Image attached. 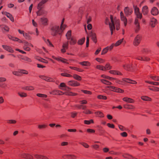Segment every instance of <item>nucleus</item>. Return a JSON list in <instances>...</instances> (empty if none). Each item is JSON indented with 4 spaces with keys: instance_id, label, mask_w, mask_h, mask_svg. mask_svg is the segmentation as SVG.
Returning <instances> with one entry per match:
<instances>
[{
    "instance_id": "1",
    "label": "nucleus",
    "mask_w": 159,
    "mask_h": 159,
    "mask_svg": "<svg viewBox=\"0 0 159 159\" xmlns=\"http://www.w3.org/2000/svg\"><path fill=\"white\" fill-rule=\"evenodd\" d=\"M105 23L106 25H109L111 35L113 34V31L115 30V29L117 30L120 29V20L116 18H114L112 15H110V19L107 17L106 18Z\"/></svg>"
},
{
    "instance_id": "2",
    "label": "nucleus",
    "mask_w": 159,
    "mask_h": 159,
    "mask_svg": "<svg viewBox=\"0 0 159 159\" xmlns=\"http://www.w3.org/2000/svg\"><path fill=\"white\" fill-rule=\"evenodd\" d=\"M51 34L52 35L54 36L56 35L57 33L60 34V30L59 26H55L52 27L51 29Z\"/></svg>"
},
{
    "instance_id": "3",
    "label": "nucleus",
    "mask_w": 159,
    "mask_h": 159,
    "mask_svg": "<svg viewBox=\"0 0 159 159\" xmlns=\"http://www.w3.org/2000/svg\"><path fill=\"white\" fill-rule=\"evenodd\" d=\"M135 27L134 28L135 32L136 33H137L140 30L139 23V19L136 18L134 21Z\"/></svg>"
},
{
    "instance_id": "4",
    "label": "nucleus",
    "mask_w": 159,
    "mask_h": 159,
    "mask_svg": "<svg viewBox=\"0 0 159 159\" xmlns=\"http://www.w3.org/2000/svg\"><path fill=\"white\" fill-rule=\"evenodd\" d=\"M141 41V37L139 35H137L134 38L133 44L135 46H137L139 45Z\"/></svg>"
},
{
    "instance_id": "5",
    "label": "nucleus",
    "mask_w": 159,
    "mask_h": 159,
    "mask_svg": "<svg viewBox=\"0 0 159 159\" xmlns=\"http://www.w3.org/2000/svg\"><path fill=\"white\" fill-rule=\"evenodd\" d=\"M120 17L121 20L123 22L124 26H126L127 24V19L122 11L120 12Z\"/></svg>"
},
{
    "instance_id": "6",
    "label": "nucleus",
    "mask_w": 159,
    "mask_h": 159,
    "mask_svg": "<svg viewBox=\"0 0 159 159\" xmlns=\"http://www.w3.org/2000/svg\"><path fill=\"white\" fill-rule=\"evenodd\" d=\"M124 11L126 16H128L132 13L133 10L132 9H129L128 7H126L124 9Z\"/></svg>"
},
{
    "instance_id": "7",
    "label": "nucleus",
    "mask_w": 159,
    "mask_h": 159,
    "mask_svg": "<svg viewBox=\"0 0 159 159\" xmlns=\"http://www.w3.org/2000/svg\"><path fill=\"white\" fill-rule=\"evenodd\" d=\"M68 84L72 86H77L80 85V83L74 80L69 81L68 82Z\"/></svg>"
},
{
    "instance_id": "8",
    "label": "nucleus",
    "mask_w": 159,
    "mask_h": 159,
    "mask_svg": "<svg viewBox=\"0 0 159 159\" xmlns=\"http://www.w3.org/2000/svg\"><path fill=\"white\" fill-rule=\"evenodd\" d=\"M151 14L153 16H156L159 13L157 8L156 7H153L151 11Z\"/></svg>"
},
{
    "instance_id": "9",
    "label": "nucleus",
    "mask_w": 159,
    "mask_h": 159,
    "mask_svg": "<svg viewBox=\"0 0 159 159\" xmlns=\"http://www.w3.org/2000/svg\"><path fill=\"white\" fill-rule=\"evenodd\" d=\"M63 158L66 159H76L77 157L74 155H66L64 156Z\"/></svg>"
},
{
    "instance_id": "10",
    "label": "nucleus",
    "mask_w": 159,
    "mask_h": 159,
    "mask_svg": "<svg viewBox=\"0 0 159 159\" xmlns=\"http://www.w3.org/2000/svg\"><path fill=\"white\" fill-rule=\"evenodd\" d=\"M39 77L41 79L48 82H53V79L51 78L45 76L44 75H40Z\"/></svg>"
},
{
    "instance_id": "11",
    "label": "nucleus",
    "mask_w": 159,
    "mask_h": 159,
    "mask_svg": "<svg viewBox=\"0 0 159 159\" xmlns=\"http://www.w3.org/2000/svg\"><path fill=\"white\" fill-rule=\"evenodd\" d=\"M21 157L22 158L28 159H32L33 158L31 155L26 153L22 154Z\"/></svg>"
},
{
    "instance_id": "12",
    "label": "nucleus",
    "mask_w": 159,
    "mask_h": 159,
    "mask_svg": "<svg viewBox=\"0 0 159 159\" xmlns=\"http://www.w3.org/2000/svg\"><path fill=\"white\" fill-rule=\"evenodd\" d=\"M34 157L37 159H49V158L46 156L35 154L34 155Z\"/></svg>"
},
{
    "instance_id": "13",
    "label": "nucleus",
    "mask_w": 159,
    "mask_h": 159,
    "mask_svg": "<svg viewBox=\"0 0 159 159\" xmlns=\"http://www.w3.org/2000/svg\"><path fill=\"white\" fill-rule=\"evenodd\" d=\"M2 47L5 50L9 52L13 53L14 52V50L12 49L11 48L8 46L2 45Z\"/></svg>"
},
{
    "instance_id": "14",
    "label": "nucleus",
    "mask_w": 159,
    "mask_h": 159,
    "mask_svg": "<svg viewBox=\"0 0 159 159\" xmlns=\"http://www.w3.org/2000/svg\"><path fill=\"white\" fill-rule=\"evenodd\" d=\"M148 12V7L147 6H143L142 9V12L143 15H147Z\"/></svg>"
},
{
    "instance_id": "15",
    "label": "nucleus",
    "mask_w": 159,
    "mask_h": 159,
    "mask_svg": "<svg viewBox=\"0 0 159 159\" xmlns=\"http://www.w3.org/2000/svg\"><path fill=\"white\" fill-rule=\"evenodd\" d=\"M122 99L124 101L129 103H132L134 102V100L128 97L124 98Z\"/></svg>"
},
{
    "instance_id": "16",
    "label": "nucleus",
    "mask_w": 159,
    "mask_h": 159,
    "mask_svg": "<svg viewBox=\"0 0 159 159\" xmlns=\"http://www.w3.org/2000/svg\"><path fill=\"white\" fill-rule=\"evenodd\" d=\"M157 22V20L154 18H152L151 19L150 24L152 27H154Z\"/></svg>"
},
{
    "instance_id": "17",
    "label": "nucleus",
    "mask_w": 159,
    "mask_h": 159,
    "mask_svg": "<svg viewBox=\"0 0 159 159\" xmlns=\"http://www.w3.org/2000/svg\"><path fill=\"white\" fill-rule=\"evenodd\" d=\"M122 156L128 159H136V158L134 157L132 155L128 154H124Z\"/></svg>"
},
{
    "instance_id": "18",
    "label": "nucleus",
    "mask_w": 159,
    "mask_h": 159,
    "mask_svg": "<svg viewBox=\"0 0 159 159\" xmlns=\"http://www.w3.org/2000/svg\"><path fill=\"white\" fill-rule=\"evenodd\" d=\"M4 14L5 15H6L7 16V17L9 18L10 19L11 21H14V18L13 17L12 15L11 14H10L9 13H8V12H4Z\"/></svg>"
},
{
    "instance_id": "19",
    "label": "nucleus",
    "mask_w": 159,
    "mask_h": 159,
    "mask_svg": "<svg viewBox=\"0 0 159 159\" xmlns=\"http://www.w3.org/2000/svg\"><path fill=\"white\" fill-rule=\"evenodd\" d=\"M109 72L111 74L114 75H122V74L120 72L114 70H111L109 71Z\"/></svg>"
},
{
    "instance_id": "20",
    "label": "nucleus",
    "mask_w": 159,
    "mask_h": 159,
    "mask_svg": "<svg viewBox=\"0 0 159 159\" xmlns=\"http://www.w3.org/2000/svg\"><path fill=\"white\" fill-rule=\"evenodd\" d=\"M71 34V30H69L66 34V36L68 40H70L72 38Z\"/></svg>"
},
{
    "instance_id": "21",
    "label": "nucleus",
    "mask_w": 159,
    "mask_h": 159,
    "mask_svg": "<svg viewBox=\"0 0 159 159\" xmlns=\"http://www.w3.org/2000/svg\"><path fill=\"white\" fill-rule=\"evenodd\" d=\"M44 41L48 45L50 46H53V45L52 44L51 42L50 41L49 39H46L44 37H42Z\"/></svg>"
},
{
    "instance_id": "22",
    "label": "nucleus",
    "mask_w": 159,
    "mask_h": 159,
    "mask_svg": "<svg viewBox=\"0 0 159 159\" xmlns=\"http://www.w3.org/2000/svg\"><path fill=\"white\" fill-rule=\"evenodd\" d=\"M40 21L42 24L44 25L47 24L48 20L46 18L44 17L41 18L40 19Z\"/></svg>"
},
{
    "instance_id": "23",
    "label": "nucleus",
    "mask_w": 159,
    "mask_h": 159,
    "mask_svg": "<svg viewBox=\"0 0 159 159\" xmlns=\"http://www.w3.org/2000/svg\"><path fill=\"white\" fill-rule=\"evenodd\" d=\"M7 122L9 124H15L16 123L17 121L14 119H9L7 120Z\"/></svg>"
},
{
    "instance_id": "24",
    "label": "nucleus",
    "mask_w": 159,
    "mask_h": 159,
    "mask_svg": "<svg viewBox=\"0 0 159 159\" xmlns=\"http://www.w3.org/2000/svg\"><path fill=\"white\" fill-rule=\"evenodd\" d=\"M22 89L24 90L30 91L34 90V88L32 86H29L23 87Z\"/></svg>"
},
{
    "instance_id": "25",
    "label": "nucleus",
    "mask_w": 159,
    "mask_h": 159,
    "mask_svg": "<svg viewBox=\"0 0 159 159\" xmlns=\"http://www.w3.org/2000/svg\"><path fill=\"white\" fill-rule=\"evenodd\" d=\"M79 63L83 66H89L90 65V63L89 62L87 61L80 62Z\"/></svg>"
},
{
    "instance_id": "26",
    "label": "nucleus",
    "mask_w": 159,
    "mask_h": 159,
    "mask_svg": "<svg viewBox=\"0 0 159 159\" xmlns=\"http://www.w3.org/2000/svg\"><path fill=\"white\" fill-rule=\"evenodd\" d=\"M133 7L134 10L135 14L140 12L139 9V7H137V6L133 4Z\"/></svg>"
},
{
    "instance_id": "27",
    "label": "nucleus",
    "mask_w": 159,
    "mask_h": 159,
    "mask_svg": "<svg viewBox=\"0 0 159 159\" xmlns=\"http://www.w3.org/2000/svg\"><path fill=\"white\" fill-rule=\"evenodd\" d=\"M124 68L128 70H130L131 65L130 64H126L123 66Z\"/></svg>"
},
{
    "instance_id": "28",
    "label": "nucleus",
    "mask_w": 159,
    "mask_h": 159,
    "mask_svg": "<svg viewBox=\"0 0 159 159\" xmlns=\"http://www.w3.org/2000/svg\"><path fill=\"white\" fill-rule=\"evenodd\" d=\"M59 92H61L63 94H64V93L62 92L61 91H59L58 90H54L51 93L53 94V95H57L58 94L60 95V94L59 93Z\"/></svg>"
},
{
    "instance_id": "29",
    "label": "nucleus",
    "mask_w": 159,
    "mask_h": 159,
    "mask_svg": "<svg viewBox=\"0 0 159 159\" xmlns=\"http://www.w3.org/2000/svg\"><path fill=\"white\" fill-rule=\"evenodd\" d=\"M85 41V38H83L81 39H79L78 42V43L79 45H82L84 42Z\"/></svg>"
},
{
    "instance_id": "30",
    "label": "nucleus",
    "mask_w": 159,
    "mask_h": 159,
    "mask_svg": "<svg viewBox=\"0 0 159 159\" xmlns=\"http://www.w3.org/2000/svg\"><path fill=\"white\" fill-rule=\"evenodd\" d=\"M69 42L70 44L71 45H73L76 43V40L73 38H71Z\"/></svg>"
},
{
    "instance_id": "31",
    "label": "nucleus",
    "mask_w": 159,
    "mask_h": 159,
    "mask_svg": "<svg viewBox=\"0 0 159 159\" xmlns=\"http://www.w3.org/2000/svg\"><path fill=\"white\" fill-rule=\"evenodd\" d=\"M96 68L100 70L105 71V68L104 66H102L98 65L96 66Z\"/></svg>"
},
{
    "instance_id": "32",
    "label": "nucleus",
    "mask_w": 159,
    "mask_h": 159,
    "mask_svg": "<svg viewBox=\"0 0 159 159\" xmlns=\"http://www.w3.org/2000/svg\"><path fill=\"white\" fill-rule=\"evenodd\" d=\"M101 82L102 83H103L107 85H109L111 84V83L109 81H108L107 80H101Z\"/></svg>"
},
{
    "instance_id": "33",
    "label": "nucleus",
    "mask_w": 159,
    "mask_h": 159,
    "mask_svg": "<svg viewBox=\"0 0 159 159\" xmlns=\"http://www.w3.org/2000/svg\"><path fill=\"white\" fill-rule=\"evenodd\" d=\"M141 98L144 101H151V99L147 96H143L141 97Z\"/></svg>"
},
{
    "instance_id": "34",
    "label": "nucleus",
    "mask_w": 159,
    "mask_h": 159,
    "mask_svg": "<svg viewBox=\"0 0 159 159\" xmlns=\"http://www.w3.org/2000/svg\"><path fill=\"white\" fill-rule=\"evenodd\" d=\"M36 59L40 61H41L42 62L46 63H48V61H46L45 59H44L42 58H41V57H37Z\"/></svg>"
},
{
    "instance_id": "35",
    "label": "nucleus",
    "mask_w": 159,
    "mask_h": 159,
    "mask_svg": "<svg viewBox=\"0 0 159 159\" xmlns=\"http://www.w3.org/2000/svg\"><path fill=\"white\" fill-rule=\"evenodd\" d=\"M68 45H69V41H67L64 43L62 45L63 48H64L66 49H67L68 48Z\"/></svg>"
},
{
    "instance_id": "36",
    "label": "nucleus",
    "mask_w": 159,
    "mask_h": 159,
    "mask_svg": "<svg viewBox=\"0 0 159 159\" xmlns=\"http://www.w3.org/2000/svg\"><path fill=\"white\" fill-rule=\"evenodd\" d=\"M150 77L153 80L156 81H159V76H156L151 75Z\"/></svg>"
},
{
    "instance_id": "37",
    "label": "nucleus",
    "mask_w": 159,
    "mask_h": 159,
    "mask_svg": "<svg viewBox=\"0 0 159 159\" xmlns=\"http://www.w3.org/2000/svg\"><path fill=\"white\" fill-rule=\"evenodd\" d=\"M109 50V47H107L106 48H104L101 54L102 55L104 54H106L108 51Z\"/></svg>"
},
{
    "instance_id": "38",
    "label": "nucleus",
    "mask_w": 159,
    "mask_h": 159,
    "mask_svg": "<svg viewBox=\"0 0 159 159\" xmlns=\"http://www.w3.org/2000/svg\"><path fill=\"white\" fill-rule=\"evenodd\" d=\"M70 68L71 69H73L74 70H77L79 72H82L83 71V70L75 67L70 66Z\"/></svg>"
},
{
    "instance_id": "39",
    "label": "nucleus",
    "mask_w": 159,
    "mask_h": 159,
    "mask_svg": "<svg viewBox=\"0 0 159 159\" xmlns=\"http://www.w3.org/2000/svg\"><path fill=\"white\" fill-rule=\"evenodd\" d=\"M126 107L125 106L124 107L126 108H127L129 109H132L135 108L132 105H126Z\"/></svg>"
},
{
    "instance_id": "40",
    "label": "nucleus",
    "mask_w": 159,
    "mask_h": 159,
    "mask_svg": "<svg viewBox=\"0 0 159 159\" xmlns=\"http://www.w3.org/2000/svg\"><path fill=\"white\" fill-rule=\"evenodd\" d=\"M73 77L74 79L79 81L81 80V78L80 76L76 74L74 75Z\"/></svg>"
},
{
    "instance_id": "41",
    "label": "nucleus",
    "mask_w": 159,
    "mask_h": 159,
    "mask_svg": "<svg viewBox=\"0 0 159 159\" xmlns=\"http://www.w3.org/2000/svg\"><path fill=\"white\" fill-rule=\"evenodd\" d=\"M65 94L69 96H74L77 95V94L76 93H73L71 92H68L67 93H65Z\"/></svg>"
},
{
    "instance_id": "42",
    "label": "nucleus",
    "mask_w": 159,
    "mask_h": 159,
    "mask_svg": "<svg viewBox=\"0 0 159 159\" xmlns=\"http://www.w3.org/2000/svg\"><path fill=\"white\" fill-rule=\"evenodd\" d=\"M18 94L21 97H25L27 96V94L24 93L18 92Z\"/></svg>"
},
{
    "instance_id": "43",
    "label": "nucleus",
    "mask_w": 159,
    "mask_h": 159,
    "mask_svg": "<svg viewBox=\"0 0 159 159\" xmlns=\"http://www.w3.org/2000/svg\"><path fill=\"white\" fill-rule=\"evenodd\" d=\"M36 95L39 97L43 98H46L47 97L46 95L41 93H37Z\"/></svg>"
},
{
    "instance_id": "44",
    "label": "nucleus",
    "mask_w": 159,
    "mask_h": 159,
    "mask_svg": "<svg viewBox=\"0 0 159 159\" xmlns=\"http://www.w3.org/2000/svg\"><path fill=\"white\" fill-rule=\"evenodd\" d=\"M95 114L98 116L100 117H103V113L100 111H98L95 112Z\"/></svg>"
},
{
    "instance_id": "45",
    "label": "nucleus",
    "mask_w": 159,
    "mask_h": 159,
    "mask_svg": "<svg viewBox=\"0 0 159 159\" xmlns=\"http://www.w3.org/2000/svg\"><path fill=\"white\" fill-rule=\"evenodd\" d=\"M39 10L37 12V15L38 16H40L42 15L43 13V11L42 9H38Z\"/></svg>"
},
{
    "instance_id": "46",
    "label": "nucleus",
    "mask_w": 159,
    "mask_h": 159,
    "mask_svg": "<svg viewBox=\"0 0 159 159\" xmlns=\"http://www.w3.org/2000/svg\"><path fill=\"white\" fill-rule=\"evenodd\" d=\"M105 68V70H109L111 69V66L110 65L109 63H107L105 65V66H104Z\"/></svg>"
},
{
    "instance_id": "47",
    "label": "nucleus",
    "mask_w": 159,
    "mask_h": 159,
    "mask_svg": "<svg viewBox=\"0 0 159 159\" xmlns=\"http://www.w3.org/2000/svg\"><path fill=\"white\" fill-rule=\"evenodd\" d=\"M43 7V5L40 2L38 5L37 8L38 9H42Z\"/></svg>"
},
{
    "instance_id": "48",
    "label": "nucleus",
    "mask_w": 159,
    "mask_h": 159,
    "mask_svg": "<svg viewBox=\"0 0 159 159\" xmlns=\"http://www.w3.org/2000/svg\"><path fill=\"white\" fill-rule=\"evenodd\" d=\"M12 74L16 76H20V70L19 71H13L12 72Z\"/></svg>"
},
{
    "instance_id": "49",
    "label": "nucleus",
    "mask_w": 159,
    "mask_h": 159,
    "mask_svg": "<svg viewBox=\"0 0 159 159\" xmlns=\"http://www.w3.org/2000/svg\"><path fill=\"white\" fill-rule=\"evenodd\" d=\"M61 75L63 76L66 77H71L72 76L69 74L66 73H62L61 74Z\"/></svg>"
},
{
    "instance_id": "50",
    "label": "nucleus",
    "mask_w": 159,
    "mask_h": 159,
    "mask_svg": "<svg viewBox=\"0 0 159 159\" xmlns=\"http://www.w3.org/2000/svg\"><path fill=\"white\" fill-rule=\"evenodd\" d=\"M23 36L25 38L27 39H30V36L26 33H23Z\"/></svg>"
},
{
    "instance_id": "51",
    "label": "nucleus",
    "mask_w": 159,
    "mask_h": 159,
    "mask_svg": "<svg viewBox=\"0 0 159 159\" xmlns=\"http://www.w3.org/2000/svg\"><path fill=\"white\" fill-rule=\"evenodd\" d=\"M116 90H115V92H116L122 93L124 91L123 90L116 87Z\"/></svg>"
},
{
    "instance_id": "52",
    "label": "nucleus",
    "mask_w": 159,
    "mask_h": 159,
    "mask_svg": "<svg viewBox=\"0 0 159 159\" xmlns=\"http://www.w3.org/2000/svg\"><path fill=\"white\" fill-rule=\"evenodd\" d=\"M122 80L126 82L130 83L132 80L128 78H123Z\"/></svg>"
},
{
    "instance_id": "53",
    "label": "nucleus",
    "mask_w": 159,
    "mask_h": 159,
    "mask_svg": "<svg viewBox=\"0 0 159 159\" xmlns=\"http://www.w3.org/2000/svg\"><path fill=\"white\" fill-rule=\"evenodd\" d=\"M123 40V39H121L120 40L117 41L115 44V46H117L119 45L122 42Z\"/></svg>"
},
{
    "instance_id": "54",
    "label": "nucleus",
    "mask_w": 159,
    "mask_h": 159,
    "mask_svg": "<svg viewBox=\"0 0 159 159\" xmlns=\"http://www.w3.org/2000/svg\"><path fill=\"white\" fill-rule=\"evenodd\" d=\"M98 98L99 99H103L105 100L107 99V98L106 96L101 95L98 96Z\"/></svg>"
},
{
    "instance_id": "55",
    "label": "nucleus",
    "mask_w": 159,
    "mask_h": 159,
    "mask_svg": "<svg viewBox=\"0 0 159 159\" xmlns=\"http://www.w3.org/2000/svg\"><path fill=\"white\" fill-rule=\"evenodd\" d=\"M20 73H22L24 74H28V72L24 70H20Z\"/></svg>"
},
{
    "instance_id": "56",
    "label": "nucleus",
    "mask_w": 159,
    "mask_h": 159,
    "mask_svg": "<svg viewBox=\"0 0 159 159\" xmlns=\"http://www.w3.org/2000/svg\"><path fill=\"white\" fill-rule=\"evenodd\" d=\"M90 36L91 37V38L92 40L96 38V34L95 33H91L90 34Z\"/></svg>"
},
{
    "instance_id": "57",
    "label": "nucleus",
    "mask_w": 159,
    "mask_h": 159,
    "mask_svg": "<svg viewBox=\"0 0 159 159\" xmlns=\"http://www.w3.org/2000/svg\"><path fill=\"white\" fill-rule=\"evenodd\" d=\"M154 89L149 88V89L151 90L155 91H159V88L157 87H154Z\"/></svg>"
},
{
    "instance_id": "58",
    "label": "nucleus",
    "mask_w": 159,
    "mask_h": 159,
    "mask_svg": "<svg viewBox=\"0 0 159 159\" xmlns=\"http://www.w3.org/2000/svg\"><path fill=\"white\" fill-rule=\"evenodd\" d=\"M83 112L86 114H91L93 113L92 112L88 109L85 110L83 111Z\"/></svg>"
},
{
    "instance_id": "59",
    "label": "nucleus",
    "mask_w": 159,
    "mask_h": 159,
    "mask_svg": "<svg viewBox=\"0 0 159 159\" xmlns=\"http://www.w3.org/2000/svg\"><path fill=\"white\" fill-rule=\"evenodd\" d=\"M2 29L4 30H5L6 31H8L9 30V27L6 25H4L2 27Z\"/></svg>"
},
{
    "instance_id": "60",
    "label": "nucleus",
    "mask_w": 159,
    "mask_h": 159,
    "mask_svg": "<svg viewBox=\"0 0 159 159\" xmlns=\"http://www.w3.org/2000/svg\"><path fill=\"white\" fill-rule=\"evenodd\" d=\"M119 129L121 131H124L125 130V129L124 127L122 125H118Z\"/></svg>"
},
{
    "instance_id": "61",
    "label": "nucleus",
    "mask_w": 159,
    "mask_h": 159,
    "mask_svg": "<svg viewBox=\"0 0 159 159\" xmlns=\"http://www.w3.org/2000/svg\"><path fill=\"white\" fill-rule=\"evenodd\" d=\"M135 15H136L137 16V18H137L138 19V18H139L140 19H141L142 17V15L141 13H140V12H139L138 13L136 14Z\"/></svg>"
},
{
    "instance_id": "62",
    "label": "nucleus",
    "mask_w": 159,
    "mask_h": 159,
    "mask_svg": "<svg viewBox=\"0 0 159 159\" xmlns=\"http://www.w3.org/2000/svg\"><path fill=\"white\" fill-rule=\"evenodd\" d=\"M96 60L98 61V62H99L101 63H102L104 62V60L101 58H97L96 59Z\"/></svg>"
},
{
    "instance_id": "63",
    "label": "nucleus",
    "mask_w": 159,
    "mask_h": 159,
    "mask_svg": "<svg viewBox=\"0 0 159 159\" xmlns=\"http://www.w3.org/2000/svg\"><path fill=\"white\" fill-rule=\"evenodd\" d=\"M142 61H148L150 60V58L147 57H144V58L140 57Z\"/></svg>"
},
{
    "instance_id": "64",
    "label": "nucleus",
    "mask_w": 159,
    "mask_h": 159,
    "mask_svg": "<svg viewBox=\"0 0 159 159\" xmlns=\"http://www.w3.org/2000/svg\"><path fill=\"white\" fill-rule=\"evenodd\" d=\"M82 91L85 94H91L92 93L91 92L89 91L82 90Z\"/></svg>"
}]
</instances>
